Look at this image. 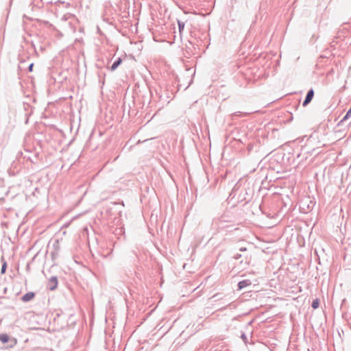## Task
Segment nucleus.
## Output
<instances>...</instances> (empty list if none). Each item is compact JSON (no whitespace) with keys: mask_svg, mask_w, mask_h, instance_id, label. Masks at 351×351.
I'll return each instance as SVG.
<instances>
[{"mask_svg":"<svg viewBox=\"0 0 351 351\" xmlns=\"http://www.w3.org/2000/svg\"><path fill=\"white\" fill-rule=\"evenodd\" d=\"M0 341L5 344L8 343L7 347L12 348L17 343V339L15 337H12L6 333L0 334Z\"/></svg>","mask_w":351,"mask_h":351,"instance_id":"obj_1","label":"nucleus"},{"mask_svg":"<svg viewBox=\"0 0 351 351\" xmlns=\"http://www.w3.org/2000/svg\"><path fill=\"white\" fill-rule=\"evenodd\" d=\"M60 250L61 247L60 245V241L58 239H56L53 242L50 250V255L53 261H55L56 259L59 258Z\"/></svg>","mask_w":351,"mask_h":351,"instance_id":"obj_2","label":"nucleus"},{"mask_svg":"<svg viewBox=\"0 0 351 351\" xmlns=\"http://www.w3.org/2000/svg\"><path fill=\"white\" fill-rule=\"evenodd\" d=\"M58 278L56 276H52L49 279L48 287L50 290H55L58 287Z\"/></svg>","mask_w":351,"mask_h":351,"instance_id":"obj_3","label":"nucleus"},{"mask_svg":"<svg viewBox=\"0 0 351 351\" xmlns=\"http://www.w3.org/2000/svg\"><path fill=\"white\" fill-rule=\"evenodd\" d=\"M314 96V90L313 88L310 89L305 97L304 101H303L302 106H307L312 100L313 97Z\"/></svg>","mask_w":351,"mask_h":351,"instance_id":"obj_4","label":"nucleus"},{"mask_svg":"<svg viewBox=\"0 0 351 351\" xmlns=\"http://www.w3.org/2000/svg\"><path fill=\"white\" fill-rule=\"evenodd\" d=\"M34 296L35 293L34 292H28L21 298V300L24 302H27L32 300Z\"/></svg>","mask_w":351,"mask_h":351,"instance_id":"obj_5","label":"nucleus"},{"mask_svg":"<svg viewBox=\"0 0 351 351\" xmlns=\"http://www.w3.org/2000/svg\"><path fill=\"white\" fill-rule=\"evenodd\" d=\"M250 285H251L250 280H243L240 281L238 283V289H239V290H241Z\"/></svg>","mask_w":351,"mask_h":351,"instance_id":"obj_6","label":"nucleus"},{"mask_svg":"<svg viewBox=\"0 0 351 351\" xmlns=\"http://www.w3.org/2000/svg\"><path fill=\"white\" fill-rule=\"evenodd\" d=\"M122 62V59L121 58H118L112 64V65L111 66V68H110V70L112 71H115L118 66L121 64V63Z\"/></svg>","mask_w":351,"mask_h":351,"instance_id":"obj_7","label":"nucleus"},{"mask_svg":"<svg viewBox=\"0 0 351 351\" xmlns=\"http://www.w3.org/2000/svg\"><path fill=\"white\" fill-rule=\"evenodd\" d=\"M178 24L179 32L181 34V32L183 31V29L184 28L185 24L184 22L180 21H178Z\"/></svg>","mask_w":351,"mask_h":351,"instance_id":"obj_8","label":"nucleus"},{"mask_svg":"<svg viewBox=\"0 0 351 351\" xmlns=\"http://www.w3.org/2000/svg\"><path fill=\"white\" fill-rule=\"evenodd\" d=\"M319 305V300L318 299H315L313 301L311 306L314 309H316L317 308H318Z\"/></svg>","mask_w":351,"mask_h":351,"instance_id":"obj_9","label":"nucleus"},{"mask_svg":"<svg viewBox=\"0 0 351 351\" xmlns=\"http://www.w3.org/2000/svg\"><path fill=\"white\" fill-rule=\"evenodd\" d=\"M350 115H351V106H350V109L348 110V111L347 112L346 114L344 116V117L342 119V120L341 121V122H343L346 120H347L348 118L350 117Z\"/></svg>","mask_w":351,"mask_h":351,"instance_id":"obj_10","label":"nucleus"},{"mask_svg":"<svg viewBox=\"0 0 351 351\" xmlns=\"http://www.w3.org/2000/svg\"><path fill=\"white\" fill-rule=\"evenodd\" d=\"M6 268H7V263H6V262H4L3 263L1 269V273L4 274L6 271Z\"/></svg>","mask_w":351,"mask_h":351,"instance_id":"obj_11","label":"nucleus"},{"mask_svg":"<svg viewBox=\"0 0 351 351\" xmlns=\"http://www.w3.org/2000/svg\"><path fill=\"white\" fill-rule=\"evenodd\" d=\"M23 158L26 159L27 160L30 161L31 162H34V160L32 158V157L30 155H24Z\"/></svg>","mask_w":351,"mask_h":351,"instance_id":"obj_12","label":"nucleus"},{"mask_svg":"<svg viewBox=\"0 0 351 351\" xmlns=\"http://www.w3.org/2000/svg\"><path fill=\"white\" fill-rule=\"evenodd\" d=\"M248 113H242L240 111H238V112H236L233 114V115L234 116H240V115H243V116H246L247 115Z\"/></svg>","mask_w":351,"mask_h":351,"instance_id":"obj_13","label":"nucleus"},{"mask_svg":"<svg viewBox=\"0 0 351 351\" xmlns=\"http://www.w3.org/2000/svg\"><path fill=\"white\" fill-rule=\"evenodd\" d=\"M34 63H31L28 66V71L32 72L33 71Z\"/></svg>","mask_w":351,"mask_h":351,"instance_id":"obj_14","label":"nucleus"},{"mask_svg":"<svg viewBox=\"0 0 351 351\" xmlns=\"http://www.w3.org/2000/svg\"><path fill=\"white\" fill-rule=\"evenodd\" d=\"M242 256V254H239V253H237L234 255V259H239Z\"/></svg>","mask_w":351,"mask_h":351,"instance_id":"obj_15","label":"nucleus"},{"mask_svg":"<svg viewBox=\"0 0 351 351\" xmlns=\"http://www.w3.org/2000/svg\"><path fill=\"white\" fill-rule=\"evenodd\" d=\"M241 337L245 341L247 339L246 335L245 334H242Z\"/></svg>","mask_w":351,"mask_h":351,"instance_id":"obj_16","label":"nucleus"},{"mask_svg":"<svg viewBox=\"0 0 351 351\" xmlns=\"http://www.w3.org/2000/svg\"><path fill=\"white\" fill-rule=\"evenodd\" d=\"M239 250H240L241 252H245V251L247 250V249H246L245 247H241V248L239 249Z\"/></svg>","mask_w":351,"mask_h":351,"instance_id":"obj_17","label":"nucleus"},{"mask_svg":"<svg viewBox=\"0 0 351 351\" xmlns=\"http://www.w3.org/2000/svg\"><path fill=\"white\" fill-rule=\"evenodd\" d=\"M218 296H219V294H215V295H213V298H217V300H218L219 299Z\"/></svg>","mask_w":351,"mask_h":351,"instance_id":"obj_18","label":"nucleus"},{"mask_svg":"<svg viewBox=\"0 0 351 351\" xmlns=\"http://www.w3.org/2000/svg\"><path fill=\"white\" fill-rule=\"evenodd\" d=\"M25 151L27 152L28 154H30L32 152L27 149H25Z\"/></svg>","mask_w":351,"mask_h":351,"instance_id":"obj_19","label":"nucleus"},{"mask_svg":"<svg viewBox=\"0 0 351 351\" xmlns=\"http://www.w3.org/2000/svg\"><path fill=\"white\" fill-rule=\"evenodd\" d=\"M34 158H37V154H34Z\"/></svg>","mask_w":351,"mask_h":351,"instance_id":"obj_20","label":"nucleus"}]
</instances>
